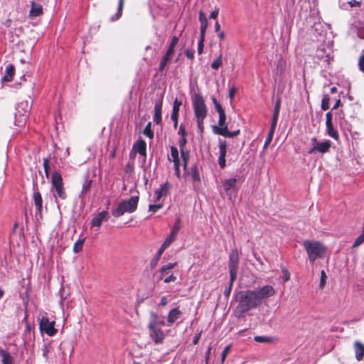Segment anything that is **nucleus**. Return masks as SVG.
<instances>
[{
    "instance_id": "61",
    "label": "nucleus",
    "mask_w": 364,
    "mask_h": 364,
    "mask_svg": "<svg viewBox=\"0 0 364 364\" xmlns=\"http://www.w3.org/2000/svg\"><path fill=\"white\" fill-rule=\"evenodd\" d=\"M176 280V277L174 276L173 274H170L167 277L164 278V282L166 284L175 282Z\"/></svg>"
},
{
    "instance_id": "62",
    "label": "nucleus",
    "mask_w": 364,
    "mask_h": 364,
    "mask_svg": "<svg viewBox=\"0 0 364 364\" xmlns=\"http://www.w3.org/2000/svg\"><path fill=\"white\" fill-rule=\"evenodd\" d=\"M358 66L360 71L364 73V55H362L358 60Z\"/></svg>"
},
{
    "instance_id": "43",
    "label": "nucleus",
    "mask_w": 364,
    "mask_h": 364,
    "mask_svg": "<svg viewBox=\"0 0 364 364\" xmlns=\"http://www.w3.org/2000/svg\"><path fill=\"white\" fill-rule=\"evenodd\" d=\"M85 239L78 240L76 241L73 246V252L75 253L80 252L82 249V245L84 243Z\"/></svg>"
},
{
    "instance_id": "46",
    "label": "nucleus",
    "mask_w": 364,
    "mask_h": 364,
    "mask_svg": "<svg viewBox=\"0 0 364 364\" xmlns=\"http://www.w3.org/2000/svg\"><path fill=\"white\" fill-rule=\"evenodd\" d=\"M281 106V99L277 98L275 101L273 116L279 117Z\"/></svg>"
},
{
    "instance_id": "36",
    "label": "nucleus",
    "mask_w": 364,
    "mask_h": 364,
    "mask_svg": "<svg viewBox=\"0 0 364 364\" xmlns=\"http://www.w3.org/2000/svg\"><path fill=\"white\" fill-rule=\"evenodd\" d=\"M171 55L170 54H168V53H165V55L162 57L161 61H160V63H159V70L162 72L164 68H166L168 62L171 60Z\"/></svg>"
},
{
    "instance_id": "35",
    "label": "nucleus",
    "mask_w": 364,
    "mask_h": 364,
    "mask_svg": "<svg viewBox=\"0 0 364 364\" xmlns=\"http://www.w3.org/2000/svg\"><path fill=\"white\" fill-rule=\"evenodd\" d=\"M176 265V262L168 263L162 266L159 270L160 272V279H162L163 277L168 274V271L173 269Z\"/></svg>"
},
{
    "instance_id": "20",
    "label": "nucleus",
    "mask_w": 364,
    "mask_h": 364,
    "mask_svg": "<svg viewBox=\"0 0 364 364\" xmlns=\"http://www.w3.org/2000/svg\"><path fill=\"white\" fill-rule=\"evenodd\" d=\"M109 218V215L107 211L102 210L97 214V216L93 218L91 220V225L93 227L100 228L103 221H107Z\"/></svg>"
},
{
    "instance_id": "60",
    "label": "nucleus",
    "mask_w": 364,
    "mask_h": 364,
    "mask_svg": "<svg viewBox=\"0 0 364 364\" xmlns=\"http://www.w3.org/2000/svg\"><path fill=\"white\" fill-rule=\"evenodd\" d=\"M282 272L283 274L284 281V282L289 281L290 279V274H289V271L287 269L283 268Z\"/></svg>"
},
{
    "instance_id": "57",
    "label": "nucleus",
    "mask_w": 364,
    "mask_h": 364,
    "mask_svg": "<svg viewBox=\"0 0 364 364\" xmlns=\"http://www.w3.org/2000/svg\"><path fill=\"white\" fill-rule=\"evenodd\" d=\"M178 134L181 137H185L187 134V132L185 129V126L183 124H181L179 127V129L178 132Z\"/></svg>"
},
{
    "instance_id": "64",
    "label": "nucleus",
    "mask_w": 364,
    "mask_h": 364,
    "mask_svg": "<svg viewBox=\"0 0 364 364\" xmlns=\"http://www.w3.org/2000/svg\"><path fill=\"white\" fill-rule=\"evenodd\" d=\"M219 14V8L215 7V9L210 13L209 18L215 19Z\"/></svg>"
},
{
    "instance_id": "53",
    "label": "nucleus",
    "mask_w": 364,
    "mask_h": 364,
    "mask_svg": "<svg viewBox=\"0 0 364 364\" xmlns=\"http://www.w3.org/2000/svg\"><path fill=\"white\" fill-rule=\"evenodd\" d=\"M50 345H48L46 343L43 345V346L42 348L43 356L46 359H48V353L50 352Z\"/></svg>"
},
{
    "instance_id": "39",
    "label": "nucleus",
    "mask_w": 364,
    "mask_h": 364,
    "mask_svg": "<svg viewBox=\"0 0 364 364\" xmlns=\"http://www.w3.org/2000/svg\"><path fill=\"white\" fill-rule=\"evenodd\" d=\"M254 340L258 343H272L274 341V338L272 336H256L254 338Z\"/></svg>"
},
{
    "instance_id": "33",
    "label": "nucleus",
    "mask_w": 364,
    "mask_h": 364,
    "mask_svg": "<svg viewBox=\"0 0 364 364\" xmlns=\"http://www.w3.org/2000/svg\"><path fill=\"white\" fill-rule=\"evenodd\" d=\"M92 181L89 178V174L87 173L85 176V181L82 184V191H81V195H86L88 193L91 188Z\"/></svg>"
},
{
    "instance_id": "52",
    "label": "nucleus",
    "mask_w": 364,
    "mask_h": 364,
    "mask_svg": "<svg viewBox=\"0 0 364 364\" xmlns=\"http://www.w3.org/2000/svg\"><path fill=\"white\" fill-rule=\"evenodd\" d=\"M235 282V280H232V279L231 277H230V284H229V286L225 289L224 291V295L226 297H228L231 293V290H232V285H233V282Z\"/></svg>"
},
{
    "instance_id": "54",
    "label": "nucleus",
    "mask_w": 364,
    "mask_h": 364,
    "mask_svg": "<svg viewBox=\"0 0 364 364\" xmlns=\"http://www.w3.org/2000/svg\"><path fill=\"white\" fill-rule=\"evenodd\" d=\"M180 153H181V157L182 159V161H188L189 151L186 149H183V150H180Z\"/></svg>"
},
{
    "instance_id": "25",
    "label": "nucleus",
    "mask_w": 364,
    "mask_h": 364,
    "mask_svg": "<svg viewBox=\"0 0 364 364\" xmlns=\"http://www.w3.org/2000/svg\"><path fill=\"white\" fill-rule=\"evenodd\" d=\"M168 246L166 245L165 243H162L161 246L160 247V248L158 250L157 252L156 253L155 256L154 257V258L151 260V262H150V265L152 268L155 267L162 254L164 253V250L168 247Z\"/></svg>"
},
{
    "instance_id": "6",
    "label": "nucleus",
    "mask_w": 364,
    "mask_h": 364,
    "mask_svg": "<svg viewBox=\"0 0 364 364\" xmlns=\"http://www.w3.org/2000/svg\"><path fill=\"white\" fill-rule=\"evenodd\" d=\"M31 109V103L27 100L22 101L18 104L15 113L14 123L16 126L21 127L26 124Z\"/></svg>"
},
{
    "instance_id": "15",
    "label": "nucleus",
    "mask_w": 364,
    "mask_h": 364,
    "mask_svg": "<svg viewBox=\"0 0 364 364\" xmlns=\"http://www.w3.org/2000/svg\"><path fill=\"white\" fill-rule=\"evenodd\" d=\"M349 33L352 37L364 39V22L360 21H354L350 27Z\"/></svg>"
},
{
    "instance_id": "51",
    "label": "nucleus",
    "mask_w": 364,
    "mask_h": 364,
    "mask_svg": "<svg viewBox=\"0 0 364 364\" xmlns=\"http://www.w3.org/2000/svg\"><path fill=\"white\" fill-rule=\"evenodd\" d=\"M204 41H205V37L203 36L200 37V39L198 42V54H201L203 51V47H204V45H203V43H204Z\"/></svg>"
},
{
    "instance_id": "48",
    "label": "nucleus",
    "mask_w": 364,
    "mask_h": 364,
    "mask_svg": "<svg viewBox=\"0 0 364 364\" xmlns=\"http://www.w3.org/2000/svg\"><path fill=\"white\" fill-rule=\"evenodd\" d=\"M274 134V133H272V132H268V134L266 137V139H265V141H264V144L263 146L264 150L266 149L268 147V146L270 144V143L272 142Z\"/></svg>"
},
{
    "instance_id": "38",
    "label": "nucleus",
    "mask_w": 364,
    "mask_h": 364,
    "mask_svg": "<svg viewBox=\"0 0 364 364\" xmlns=\"http://www.w3.org/2000/svg\"><path fill=\"white\" fill-rule=\"evenodd\" d=\"M124 0H119L117 11L115 14V15H114L111 17L110 19L112 21L118 20L120 18V16H122V9H123V6H124Z\"/></svg>"
},
{
    "instance_id": "18",
    "label": "nucleus",
    "mask_w": 364,
    "mask_h": 364,
    "mask_svg": "<svg viewBox=\"0 0 364 364\" xmlns=\"http://www.w3.org/2000/svg\"><path fill=\"white\" fill-rule=\"evenodd\" d=\"M181 228V220L177 218L171 229L169 235L165 239L164 243L169 246L176 239L177 234L178 233Z\"/></svg>"
},
{
    "instance_id": "4",
    "label": "nucleus",
    "mask_w": 364,
    "mask_h": 364,
    "mask_svg": "<svg viewBox=\"0 0 364 364\" xmlns=\"http://www.w3.org/2000/svg\"><path fill=\"white\" fill-rule=\"evenodd\" d=\"M303 245L307 252L310 262L314 263L316 259L324 257L326 249L320 242L305 240Z\"/></svg>"
},
{
    "instance_id": "21",
    "label": "nucleus",
    "mask_w": 364,
    "mask_h": 364,
    "mask_svg": "<svg viewBox=\"0 0 364 364\" xmlns=\"http://www.w3.org/2000/svg\"><path fill=\"white\" fill-rule=\"evenodd\" d=\"M182 316V312L179 307H176L169 311L167 316V326H171L175 321L179 319Z\"/></svg>"
},
{
    "instance_id": "37",
    "label": "nucleus",
    "mask_w": 364,
    "mask_h": 364,
    "mask_svg": "<svg viewBox=\"0 0 364 364\" xmlns=\"http://www.w3.org/2000/svg\"><path fill=\"white\" fill-rule=\"evenodd\" d=\"M178 37L174 36H173L169 45H168V47L166 50V53L168 54H170V55H173V53H174V48L175 46H176V44L178 43Z\"/></svg>"
},
{
    "instance_id": "32",
    "label": "nucleus",
    "mask_w": 364,
    "mask_h": 364,
    "mask_svg": "<svg viewBox=\"0 0 364 364\" xmlns=\"http://www.w3.org/2000/svg\"><path fill=\"white\" fill-rule=\"evenodd\" d=\"M33 200L37 210L41 213L43 208V200L41 193L39 192H34Z\"/></svg>"
},
{
    "instance_id": "9",
    "label": "nucleus",
    "mask_w": 364,
    "mask_h": 364,
    "mask_svg": "<svg viewBox=\"0 0 364 364\" xmlns=\"http://www.w3.org/2000/svg\"><path fill=\"white\" fill-rule=\"evenodd\" d=\"M252 291L254 293L259 305L262 304L263 300L267 299L268 298L274 296L276 293L275 289L271 285L259 287L255 288L254 290H252Z\"/></svg>"
},
{
    "instance_id": "30",
    "label": "nucleus",
    "mask_w": 364,
    "mask_h": 364,
    "mask_svg": "<svg viewBox=\"0 0 364 364\" xmlns=\"http://www.w3.org/2000/svg\"><path fill=\"white\" fill-rule=\"evenodd\" d=\"M354 348L357 360H362L364 357V345L358 341H356L354 344Z\"/></svg>"
},
{
    "instance_id": "58",
    "label": "nucleus",
    "mask_w": 364,
    "mask_h": 364,
    "mask_svg": "<svg viewBox=\"0 0 364 364\" xmlns=\"http://www.w3.org/2000/svg\"><path fill=\"white\" fill-rule=\"evenodd\" d=\"M186 143H187V141H186V136L185 137H181L180 139V140L178 141V145H179L180 150L185 149Z\"/></svg>"
},
{
    "instance_id": "13",
    "label": "nucleus",
    "mask_w": 364,
    "mask_h": 364,
    "mask_svg": "<svg viewBox=\"0 0 364 364\" xmlns=\"http://www.w3.org/2000/svg\"><path fill=\"white\" fill-rule=\"evenodd\" d=\"M332 117L333 114L331 112L326 114V135L331 137L336 141H338L339 134L333 124Z\"/></svg>"
},
{
    "instance_id": "26",
    "label": "nucleus",
    "mask_w": 364,
    "mask_h": 364,
    "mask_svg": "<svg viewBox=\"0 0 364 364\" xmlns=\"http://www.w3.org/2000/svg\"><path fill=\"white\" fill-rule=\"evenodd\" d=\"M240 133V129H237L233 132L228 131V128L224 127L218 129L216 132V134L221 135L225 137L232 138L237 136Z\"/></svg>"
},
{
    "instance_id": "3",
    "label": "nucleus",
    "mask_w": 364,
    "mask_h": 364,
    "mask_svg": "<svg viewBox=\"0 0 364 364\" xmlns=\"http://www.w3.org/2000/svg\"><path fill=\"white\" fill-rule=\"evenodd\" d=\"M139 200L138 196H132L128 199L122 200L112 208V215L114 218H119L125 213L135 212L138 207Z\"/></svg>"
},
{
    "instance_id": "19",
    "label": "nucleus",
    "mask_w": 364,
    "mask_h": 364,
    "mask_svg": "<svg viewBox=\"0 0 364 364\" xmlns=\"http://www.w3.org/2000/svg\"><path fill=\"white\" fill-rule=\"evenodd\" d=\"M170 187L171 185L169 184L168 182H166L163 184H161L160 187L158 189H156L154 192V203H158L161 197L166 196Z\"/></svg>"
},
{
    "instance_id": "27",
    "label": "nucleus",
    "mask_w": 364,
    "mask_h": 364,
    "mask_svg": "<svg viewBox=\"0 0 364 364\" xmlns=\"http://www.w3.org/2000/svg\"><path fill=\"white\" fill-rule=\"evenodd\" d=\"M43 14V8L40 4L31 1V8L29 12L31 17H37Z\"/></svg>"
},
{
    "instance_id": "17",
    "label": "nucleus",
    "mask_w": 364,
    "mask_h": 364,
    "mask_svg": "<svg viewBox=\"0 0 364 364\" xmlns=\"http://www.w3.org/2000/svg\"><path fill=\"white\" fill-rule=\"evenodd\" d=\"M186 179L193 182V186H198L200 183V176L198 170V166L195 164L185 173Z\"/></svg>"
},
{
    "instance_id": "24",
    "label": "nucleus",
    "mask_w": 364,
    "mask_h": 364,
    "mask_svg": "<svg viewBox=\"0 0 364 364\" xmlns=\"http://www.w3.org/2000/svg\"><path fill=\"white\" fill-rule=\"evenodd\" d=\"M133 149L135 152L139 153L141 156H146V144L142 139H138L133 145Z\"/></svg>"
},
{
    "instance_id": "28",
    "label": "nucleus",
    "mask_w": 364,
    "mask_h": 364,
    "mask_svg": "<svg viewBox=\"0 0 364 364\" xmlns=\"http://www.w3.org/2000/svg\"><path fill=\"white\" fill-rule=\"evenodd\" d=\"M331 48H328V52H326L324 48H320L316 50V56L321 60L324 61H329L331 58Z\"/></svg>"
},
{
    "instance_id": "59",
    "label": "nucleus",
    "mask_w": 364,
    "mask_h": 364,
    "mask_svg": "<svg viewBox=\"0 0 364 364\" xmlns=\"http://www.w3.org/2000/svg\"><path fill=\"white\" fill-rule=\"evenodd\" d=\"M236 92H237V89L235 87H232L229 89L228 97H229L230 101H232Z\"/></svg>"
},
{
    "instance_id": "29",
    "label": "nucleus",
    "mask_w": 364,
    "mask_h": 364,
    "mask_svg": "<svg viewBox=\"0 0 364 364\" xmlns=\"http://www.w3.org/2000/svg\"><path fill=\"white\" fill-rule=\"evenodd\" d=\"M218 125L213 126V132L216 134V132L218 129L226 127L228 124L226 123V114L225 112L219 114Z\"/></svg>"
},
{
    "instance_id": "50",
    "label": "nucleus",
    "mask_w": 364,
    "mask_h": 364,
    "mask_svg": "<svg viewBox=\"0 0 364 364\" xmlns=\"http://www.w3.org/2000/svg\"><path fill=\"white\" fill-rule=\"evenodd\" d=\"M364 242V234L361 233L355 240L353 247H356Z\"/></svg>"
},
{
    "instance_id": "31",
    "label": "nucleus",
    "mask_w": 364,
    "mask_h": 364,
    "mask_svg": "<svg viewBox=\"0 0 364 364\" xmlns=\"http://www.w3.org/2000/svg\"><path fill=\"white\" fill-rule=\"evenodd\" d=\"M14 66L11 64L8 65L6 68L5 75L2 77V80L4 82H11L14 75Z\"/></svg>"
},
{
    "instance_id": "1",
    "label": "nucleus",
    "mask_w": 364,
    "mask_h": 364,
    "mask_svg": "<svg viewBox=\"0 0 364 364\" xmlns=\"http://www.w3.org/2000/svg\"><path fill=\"white\" fill-rule=\"evenodd\" d=\"M165 322L154 312L151 313L150 321L148 324L149 336L156 344H161L166 338V333L161 329Z\"/></svg>"
},
{
    "instance_id": "41",
    "label": "nucleus",
    "mask_w": 364,
    "mask_h": 364,
    "mask_svg": "<svg viewBox=\"0 0 364 364\" xmlns=\"http://www.w3.org/2000/svg\"><path fill=\"white\" fill-rule=\"evenodd\" d=\"M222 54H220L211 63L210 67L212 69L218 70L222 65Z\"/></svg>"
},
{
    "instance_id": "45",
    "label": "nucleus",
    "mask_w": 364,
    "mask_h": 364,
    "mask_svg": "<svg viewBox=\"0 0 364 364\" xmlns=\"http://www.w3.org/2000/svg\"><path fill=\"white\" fill-rule=\"evenodd\" d=\"M200 36L203 38V36H205V32L208 26V21H203L200 22Z\"/></svg>"
},
{
    "instance_id": "23",
    "label": "nucleus",
    "mask_w": 364,
    "mask_h": 364,
    "mask_svg": "<svg viewBox=\"0 0 364 364\" xmlns=\"http://www.w3.org/2000/svg\"><path fill=\"white\" fill-rule=\"evenodd\" d=\"M181 105V102L178 101L177 99H176L173 102L172 113L171 114V119L173 121L174 129H176L177 126H178V112H179Z\"/></svg>"
},
{
    "instance_id": "11",
    "label": "nucleus",
    "mask_w": 364,
    "mask_h": 364,
    "mask_svg": "<svg viewBox=\"0 0 364 364\" xmlns=\"http://www.w3.org/2000/svg\"><path fill=\"white\" fill-rule=\"evenodd\" d=\"M39 319V328L41 332H44L49 336H53L57 333V329L55 328V321H50V319L43 316Z\"/></svg>"
},
{
    "instance_id": "34",
    "label": "nucleus",
    "mask_w": 364,
    "mask_h": 364,
    "mask_svg": "<svg viewBox=\"0 0 364 364\" xmlns=\"http://www.w3.org/2000/svg\"><path fill=\"white\" fill-rule=\"evenodd\" d=\"M3 364H14V358L11 355L5 350H0Z\"/></svg>"
},
{
    "instance_id": "49",
    "label": "nucleus",
    "mask_w": 364,
    "mask_h": 364,
    "mask_svg": "<svg viewBox=\"0 0 364 364\" xmlns=\"http://www.w3.org/2000/svg\"><path fill=\"white\" fill-rule=\"evenodd\" d=\"M278 119H279V117L272 116V123H271V127H270V129L269 130V132L274 133L275 129H276V127H277V124Z\"/></svg>"
},
{
    "instance_id": "42",
    "label": "nucleus",
    "mask_w": 364,
    "mask_h": 364,
    "mask_svg": "<svg viewBox=\"0 0 364 364\" xmlns=\"http://www.w3.org/2000/svg\"><path fill=\"white\" fill-rule=\"evenodd\" d=\"M329 101L330 97L328 95H324L321 100V109L323 110H327L329 109Z\"/></svg>"
},
{
    "instance_id": "12",
    "label": "nucleus",
    "mask_w": 364,
    "mask_h": 364,
    "mask_svg": "<svg viewBox=\"0 0 364 364\" xmlns=\"http://www.w3.org/2000/svg\"><path fill=\"white\" fill-rule=\"evenodd\" d=\"M224 191L228 196L229 200H232L237 193V179L235 178L225 179L223 181Z\"/></svg>"
},
{
    "instance_id": "55",
    "label": "nucleus",
    "mask_w": 364,
    "mask_h": 364,
    "mask_svg": "<svg viewBox=\"0 0 364 364\" xmlns=\"http://www.w3.org/2000/svg\"><path fill=\"white\" fill-rule=\"evenodd\" d=\"M327 276L324 272V270H322L321 272V279H320V287L323 288L324 285L326 284Z\"/></svg>"
},
{
    "instance_id": "63",
    "label": "nucleus",
    "mask_w": 364,
    "mask_h": 364,
    "mask_svg": "<svg viewBox=\"0 0 364 364\" xmlns=\"http://www.w3.org/2000/svg\"><path fill=\"white\" fill-rule=\"evenodd\" d=\"M195 51L193 49H187L185 50V55L188 59H193L194 58Z\"/></svg>"
},
{
    "instance_id": "40",
    "label": "nucleus",
    "mask_w": 364,
    "mask_h": 364,
    "mask_svg": "<svg viewBox=\"0 0 364 364\" xmlns=\"http://www.w3.org/2000/svg\"><path fill=\"white\" fill-rule=\"evenodd\" d=\"M143 134L149 139L154 138V132L151 129V122H149L144 129Z\"/></svg>"
},
{
    "instance_id": "16",
    "label": "nucleus",
    "mask_w": 364,
    "mask_h": 364,
    "mask_svg": "<svg viewBox=\"0 0 364 364\" xmlns=\"http://www.w3.org/2000/svg\"><path fill=\"white\" fill-rule=\"evenodd\" d=\"M219 157L218 164L220 168L223 169L226 166V154H227V141L223 139H219Z\"/></svg>"
},
{
    "instance_id": "14",
    "label": "nucleus",
    "mask_w": 364,
    "mask_h": 364,
    "mask_svg": "<svg viewBox=\"0 0 364 364\" xmlns=\"http://www.w3.org/2000/svg\"><path fill=\"white\" fill-rule=\"evenodd\" d=\"M168 160L173 163L175 175L178 178H181L180 161L178 151L176 146L171 147V154L168 156Z\"/></svg>"
},
{
    "instance_id": "56",
    "label": "nucleus",
    "mask_w": 364,
    "mask_h": 364,
    "mask_svg": "<svg viewBox=\"0 0 364 364\" xmlns=\"http://www.w3.org/2000/svg\"><path fill=\"white\" fill-rule=\"evenodd\" d=\"M230 350V346H228L222 351V353H221V360H222V362L225 361V358L227 357V355L228 354Z\"/></svg>"
},
{
    "instance_id": "47",
    "label": "nucleus",
    "mask_w": 364,
    "mask_h": 364,
    "mask_svg": "<svg viewBox=\"0 0 364 364\" xmlns=\"http://www.w3.org/2000/svg\"><path fill=\"white\" fill-rule=\"evenodd\" d=\"M43 168L45 171V174L46 178L49 177V172H50V165H49V158H46L43 159Z\"/></svg>"
},
{
    "instance_id": "44",
    "label": "nucleus",
    "mask_w": 364,
    "mask_h": 364,
    "mask_svg": "<svg viewBox=\"0 0 364 364\" xmlns=\"http://www.w3.org/2000/svg\"><path fill=\"white\" fill-rule=\"evenodd\" d=\"M164 206L163 203H155V204H150L149 205V210L152 213H156L158 210L162 208Z\"/></svg>"
},
{
    "instance_id": "22",
    "label": "nucleus",
    "mask_w": 364,
    "mask_h": 364,
    "mask_svg": "<svg viewBox=\"0 0 364 364\" xmlns=\"http://www.w3.org/2000/svg\"><path fill=\"white\" fill-rule=\"evenodd\" d=\"M162 100H158L156 101L154 105V122L156 124H159L161 122V112H162Z\"/></svg>"
},
{
    "instance_id": "5",
    "label": "nucleus",
    "mask_w": 364,
    "mask_h": 364,
    "mask_svg": "<svg viewBox=\"0 0 364 364\" xmlns=\"http://www.w3.org/2000/svg\"><path fill=\"white\" fill-rule=\"evenodd\" d=\"M191 101L196 118L205 119L208 114V109L202 95L200 92L193 94Z\"/></svg>"
},
{
    "instance_id": "2",
    "label": "nucleus",
    "mask_w": 364,
    "mask_h": 364,
    "mask_svg": "<svg viewBox=\"0 0 364 364\" xmlns=\"http://www.w3.org/2000/svg\"><path fill=\"white\" fill-rule=\"evenodd\" d=\"M236 300L238 302L237 310L240 313V316L259 306L252 290L240 291Z\"/></svg>"
},
{
    "instance_id": "7",
    "label": "nucleus",
    "mask_w": 364,
    "mask_h": 364,
    "mask_svg": "<svg viewBox=\"0 0 364 364\" xmlns=\"http://www.w3.org/2000/svg\"><path fill=\"white\" fill-rule=\"evenodd\" d=\"M51 183L53 188L55 189V198H59L62 200H65L67 197L66 193L63 187V178L59 172H54L51 175Z\"/></svg>"
},
{
    "instance_id": "10",
    "label": "nucleus",
    "mask_w": 364,
    "mask_h": 364,
    "mask_svg": "<svg viewBox=\"0 0 364 364\" xmlns=\"http://www.w3.org/2000/svg\"><path fill=\"white\" fill-rule=\"evenodd\" d=\"M311 141V147L308 151L309 154H314L317 153L322 154H326L329 151L331 146V142L328 139L323 141H319L316 137H313Z\"/></svg>"
},
{
    "instance_id": "8",
    "label": "nucleus",
    "mask_w": 364,
    "mask_h": 364,
    "mask_svg": "<svg viewBox=\"0 0 364 364\" xmlns=\"http://www.w3.org/2000/svg\"><path fill=\"white\" fill-rule=\"evenodd\" d=\"M240 261V252L237 248H233L229 255L228 269L230 272V277L232 281L235 280L237 274V269Z\"/></svg>"
}]
</instances>
